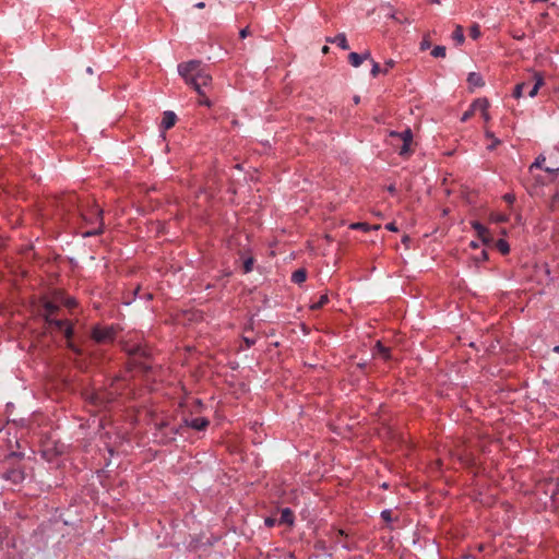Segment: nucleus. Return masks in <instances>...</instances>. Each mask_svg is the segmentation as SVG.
Instances as JSON below:
<instances>
[{"label":"nucleus","instance_id":"1","mask_svg":"<svg viewBox=\"0 0 559 559\" xmlns=\"http://www.w3.org/2000/svg\"><path fill=\"white\" fill-rule=\"evenodd\" d=\"M178 72L188 85H191L199 94V104L210 107L211 100L206 97L203 87L212 83V75L205 71V68L198 60L182 62L178 66Z\"/></svg>","mask_w":559,"mask_h":559},{"label":"nucleus","instance_id":"2","mask_svg":"<svg viewBox=\"0 0 559 559\" xmlns=\"http://www.w3.org/2000/svg\"><path fill=\"white\" fill-rule=\"evenodd\" d=\"M490 103L486 97L476 98L467 108L466 111L463 112L461 117L462 122L468 121L471 118L479 116L485 123H488L490 120L489 115Z\"/></svg>","mask_w":559,"mask_h":559},{"label":"nucleus","instance_id":"3","mask_svg":"<svg viewBox=\"0 0 559 559\" xmlns=\"http://www.w3.org/2000/svg\"><path fill=\"white\" fill-rule=\"evenodd\" d=\"M123 350L133 358L134 364H136L143 371L147 372L151 369V366L138 360V358L150 357L151 352L146 345L140 343H126Z\"/></svg>","mask_w":559,"mask_h":559},{"label":"nucleus","instance_id":"4","mask_svg":"<svg viewBox=\"0 0 559 559\" xmlns=\"http://www.w3.org/2000/svg\"><path fill=\"white\" fill-rule=\"evenodd\" d=\"M543 84V78L535 75V82L533 84H531L530 82H523L518 84L514 87L513 97L520 98L526 92L531 97H534L538 93V90Z\"/></svg>","mask_w":559,"mask_h":559},{"label":"nucleus","instance_id":"5","mask_svg":"<svg viewBox=\"0 0 559 559\" xmlns=\"http://www.w3.org/2000/svg\"><path fill=\"white\" fill-rule=\"evenodd\" d=\"M92 337L97 343H110L116 337V330L114 326H95L92 332Z\"/></svg>","mask_w":559,"mask_h":559},{"label":"nucleus","instance_id":"6","mask_svg":"<svg viewBox=\"0 0 559 559\" xmlns=\"http://www.w3.org/2000/svg\"><path fill=\"white\" fill-rule=\"evenodd\" d=\"M85 400L93 405H105L115 400V394L112 392H88L85 394Z\"/></svg>","mask_w":559,"mask_h":559},{"label":"nucleus","instance_id":"7","mask_svg":"<svg viewBox=\"0 0 559 559\" xmlns=\"http://www.w3.org/2000/svg\"><path fill=\"white\" fill-rule=\"evenodd\" d=\"M1 477L5 480L11 481L14 485H17L24 480L25 474L23 469L14 467L1 472Z\"/></svg>","mask_w":559,"mask_h":559},{"label":"nucleus","instance_id":"8","mask_svg":"<svg viewBox=\"0 0 559 559\" xmlns=\"http://www.w3.org/2000/svg\"><path fill=\"white\" fill-rule=\"evenodd\" d=\"M472 227L477 233L483 243H489L492 241V238L489 235V230L481 223L474 221L472 222Z\"/></svg>","mask_w":559,"mask_h":559},{"label":"nucleus","instance_id":"9","mask_svg":"<svg viewBox=\"0 0 559 559\" xmlns=\"http://www.w3.org/2000/svg\"><path fill=\"white\" fill-rule=\"evenodd\" d=\"M210 421L204 417H197L192 419H185V425L194 430L201 431L209 426Z\"/></svg>","mask_w":559,"mask_h":559},{"label":"nucleus","instance_id":"10","mask_svg":"<svg viewBox=\"0 0 559 559\" xmlns=\"http://www.w3.org/2000/svg\"><path fill=\"white\" fill-rule=\"evenodd\" d=\"M176 121H177V116L174 111H165L163 114V119H162L159 128L162 131H166V130L173 128L175 126Z\"/></svg>","mask_w":559,"mask_h":559},{"label":"nucleus","instance_id":"11","mask_svg":"<svg viewBox=\"0 0 559 559\" xmlns=\"http://www.w3.org/2000/svg\"><path fill=\"white\" fill-rule=\"evenodd\" d=\"M373 356H380L384 360L391 359V348L384 346L380 341H378L373 348Z\"/></svg>","mask_w":559,"mask_h":559},{"label":"nucleus","instance_id":"12","mask_svg":"<svg viewBox=\"0 0 559 559\" xmlns=\"http://www.w3.org/2000/svg\"><path fill=\"white\" fill-rule=\"evenodd\" d=\"M417 142H403V144L399 147L397 153L403 158H408L414 152Z\"/></svg>","mask_w":559,"mask_h":559},{"label":"nucleus","instance_id":"13","mask_svg":"<svg viewBox=\"0 0 559 559\" xmlns=\"http://www.w3.org/2000/svg\"><path fill=\"white\" fill-rule=\"evenodd\" d=\"M278 522L280 524H287L289 526L294 525L295 516L293 511L289 508L282 509Z\"/></svg>","mask_w":559,"mask_h":559},{"label":"nucleus","instance_id":"14","mask_svg":"<svg viewBox=\"0 0 559 559\" xmlns=\"http://www.w3.org/2000/svg\"><path fill=\"white\" fill-rule=\"evenodd\" d=\"M328 43L336 44L341 49L347 50L349 48L346 36L344 33L337 34L335 37H328Z\"/></svg>","mask_w":559,"mask_h":559},{"label":"nucleus","instance_id":"15","mask_svg":"<svg viewBox=\"0 0 559 559\" xmlns=\"http://www.w3.org/2000/svg\"><path fill=\"white\" fill-rule=\"evenodd\" d=\"M467 82L471 87H481L485 82L479 73L471 72L467 76Z\"/></svg>","mask_w":559,"mask_h":559},{"label":"nucleus","instance_id":"16","mask_svg":"<svg viewBox=\"0 0 559 559\" xmlns=\"http://www.w3.org/2000/svg\"><path fill=\"white\" fill-rule=\"evenodd\" d=\"M59 310V306L51 302V301H46L44 304V318L46 321H48L49 319H51V316L53 313H56L57 311Z\"/></svg>","mask_w":559,"mask_h":559},{"label":"nucleus","instance_id":"17","mask_svg":"<svg viewBox=\"0 0 559 559\" xmlns=\"http://www.w3.org/2000/svg\"><path fill=\"white\" fill-rule=\"evenodd\" d=\"M94 212H95V214L97 215V217L99 219V227L97 229L88 230V231L84 233L85 237L95 236V235H98V234H100L103 231V211H102V209L96 206L94 209Z\"/></svg>","mask_w":559,"mask_h":559},{"label":"nucleus","instance_id":"18","mask_svg":"<svg viewBox=\"0 0 559 559\" xmlns=\"http://www.w3.org/2000/svg\"><path fill=\"white\" fill-rule=\"evenodd\" d=\"M347 537V534L345 533L344 530H336L334 532V535L332 536V539L334 540V543L336 544H341V546L345 549H350L352 547L347 544V543H342L341 539L342 537Z\"/></svg>","mask_w":559,"mask_h":559},{"label":"nucleus","instance_id":"19","mask_svg":"<svg viewBox=\"0 0 559 559\" xmlns=\"http://www.w3.org/2000/svg\"><path fill=\"white\" fill-rule=\"evenodd\" d=\"M306 278H307V272L305 269H298L292 275V281L295 284H301L306 281Z\"/></svg>","mask_w":559,"mask_h":559},{"label":"nucleus","instance_id":"20","mask_svg":"<svg viewBox=\"0 0 559 559\" xmlns=\"http://www.w3.org/2000/svg\"><path fill=\"white\" fill-rule=\"evenodd\" d=\"M348 62L354 67L358 68L364 62V57L357 52H350L348 55Z\"/></svg>","mask_w":559,"mask_h":559},{"label":"nucleus","instance_id":"21","mask_svg":"<svg viewBox=\"0 0 559 559\" xmlns=\"http://www.w3.org/2000/svg\"><path fill=\"white\" fill-rule=\"evenodd\" d=\"M452 39L456 43V45H461L464 41V33L462 26L456 25L452 33Z\"/></svg>","mask_w":559,"mask_h":559},{"label":"nucleus","instance_id":"22","mask_svg":"<svg viewBox=\"0 0 559 559\" xmlns=\"http://www.w3.org/2000/svg\"><path fill=\"white\" fill-rule=\"evenodd\" d=\"M496 248L502 253L507 254L510 252V246L507 240L504 239H498L496 241Z\"/></svg>","mask_w":559,"mask_h":559},{"label":"nucleus","instance_id":"23","mask_svg":"<svg viewBox=\"0 0 559 559\" xmlns=\"http://www.w3.org/2000/svg\"><path fill=\"white\" fill-rule=\"evenodd\" d=\"M546 162V157L544 154H540L536 157L535 162L530 166V171H533L534 168H543L544 169V164Z\"/></svg>","mask_w":559,"mask_h":559},{"label":"nucleus","instance_id":"24","mask_svg":"<svg viewBox=\"0 0 559 559\" xmlns=\"http://www.w3.org/2000/svg\"><path fill=\"white\" fill-rule=\"evenodd\" d=\"M445 47L444 46H436L432 50H431V55L435 57V58H444L445 57Z\"/></svg>","mask_w":559,"mask_h":559},{"label":"nucleus","instance_id":"25","mask_svg":"<svg viewBox=\"0 0 559 559\" xmlns=\"http://www.w3.org/2000/svg\"><path fill=\"white\" fill-rule=\"evenodd\" d=\"M349 228L350 229H360V230H364V231H368L371 229V226L367 223H352L349 225Z\"/></svg>","mask_w":559,"mask_h":559},{"label":"nucleus","instance_id":"26","mask_svg":"<svg viewBox=\"0 0 559 559\" xmlns=\"http://www.w3.org/2000/svg\"><path fill=\"white\" fill-rule=\"evenodd\" d=\"M329 301L328 295H322L320 299L311 306L312 310H318L322 308Z\"/></svg>","mask_w":559,"mask_h":559},{"label":"nucleus","instance_id":"27","mask_svg":"<svg viewBox=\"0 0 559 559\" xmlns=\"http://www.w3.org/2000/svg\"><path fill=\"white\" fill-rule=\"evenodd\" d=\"M469 36L473 38V39H477L479 36H480V28L477 24H473L471 27H469Z\"/></svg>","mask_w":559,"mask_h":559},{"label":"nucleus","instance_id":"28","mask_svg":"<svg viewBox=\"0 0 559 559\" xmlns=\"http://www.w3.org/2000/svg\"><path fill=\"white\" fill-rule=\"evenodd\" d=\"M47 323L49 324H53L55 326H57L59 330L63 329L68 322L64 321V320H58V319H49L48 321H46Z\"/></svg>","mask_w":559,"mask_h":559},{"label":"nucleus","instance_id":"29","mask_svg":"<svg viewBox=\"0 0 559 559\" xmlns=\"http://www.w3.org/2000/svg\"><path fill=\"white\" fill-rule=\"evenodd\" d=\"M544 170L550 174L551 176H557V174L559 173V165L555 163L551 166L544 167Z\"/></svg>","mask_w":559,"mask_h":559},{"label":"nucleus","instance_id":"30","mask_svg":"<svg viewBox=\"0 0 559 559\" xmlns=\"http://www.w3.org/2000/svg\"><path fill=\"white\" fill-rule=\"evenodd\" d=\"M253 262H254L253 258H247L243 261V273H249L252 271Z\"/></svg>","mask_w":559,"mask_h":559},{"label":"nucleus","instance_id":"31","mask_svg":"<svg viewBox=\"0 0 559 559\" xmlns=\"http://www.w3.org/2000/svg\"><path fill=\"white\" fill-rule=\"evenodd\" d=\"M430 47H431V41L429 39V36L426 35V36H424V38L420 43V50L425 51V50L429 49Z\"/></svg>","mask_w":559,"mask_h":559},{"label":"nucleus","instance_id":"32","mask_svg":"<svg viewBox=\"0 0 559 559\" xmlns=\"http://www.w3.org/2000/svg\"><path fill=\"white\" fill-rule=\"evenodd\" d=\"M372 62V69L370 71V74L376 78L380 72H382L380 64L376 62L374 60H371Z\"/></svg>","mask_w":559,"mask_h":559},{"label":"nucleus","instance_id":"33","mask_svg":"<svg viewBox=\"0 0 559 559\" xmlns=\"http://www.w3.org/2000/svg\"><path fill=\"white\" fill-rule=\"evenodd\" d=\"M381 518H382V520H383V521H385L386 523L392 522V521H393V519H392V511H391V510H389V509L383 510V511L381 512Z\"/></svg>","mask_w":559,"mask_h":559},{"label":"nucleus","instance_id":"34","mask_svg":"<svg viewBox=\"0 0 559 559\" xmlns=\"http://www.w3.org/2000/svg\"><path fill=\"white\" fill-rule=\"evenodd\" d=\"M384 69L382 70L383 73H388L390 69H392L395 66V61L393 59H389L384 63Z\"/></svg>","mask_w":559,"mask_h":559},{"label":"nucleus","instance_id":"35","mask_svg":"<svg viewBox=\"0 0 559 559\" xmlns=\"http://www.w3.org/2000/svg\"><path fill=\"white\" fill-rule=\"evenodd\" d=\"M64 334L67 338H70L73 334V329L70 324L66 325Z\"/></svg>","mask_w":559,"mask_h":559},{"label":"nucleus","instance_id":"36","mask_svg":"<svg viewBox=\"0 0 559 559\" xmlns=\"http://www.w3.org/2000/svg\"><path fill=\"white\" fill-rule=\"evenodd\" d=\"M243 341L247 344L248 348L255 344V340L254 338L243 337Z\"/></svg>","mask_w":559,"mask_h":559},{"label":"nucleus","instance_id":"37","mask_svg":"<svg viewBox=\"0 0 559 559\" xmlns=\"http://www.w3.org/2000/svg\"><path fill=\"white\" fill-rule=\"evenodd\" d=\"M385 228L390 231H397V227L394 223H389L385 225Z\"/></svg>","mask_w":559,"mask_h":559},{"label":"nucleus","instance_id":"38","mask_svg":"<svg viewBox=\"0 0 559 559\" xmlns=\"http://www.w3.org/2000/svg\"><path fill=\"white\" fill-rule=\"evenodd\" d=\"M264 523H265V525H266L267 527H272V526H274V524H275V520H274V519H272V518H266V519H265V521H264Z\"/></svg>","mask_w":559,"mask_h":559},{"label":"nucleus","instance_id":"39","mask_svg":"<svg viewBox=\"0 0 559 559\" xmlns=\"http://www.w3.org/2000/svg\"><path fill=\"white\" fill-rule=\"evenodd\" d=\"M413 135H412V132L411 130H406L404 132V136L402 138V140H412Z\"/></svg>","mask_w":559,"mask_h":559},{"label":"nucleus","instance_id":"40","mask_svg":"<svg viewBox=\"0 0 559 559\" xmlns=\"http://www.w3.org/2000/svg\"><path fill=\"white\" fill-rule=\"evenodd\" d=\"M488 259L487 251L483 250L480 253V258L477 261H486Z\"/></svg>","mask_w":559,"mask_h":559},{"label":"nucleus","instance_id":"41","mask_svg":"<svg viewBox=\"0 0 559 559\" xmlns=\"http://www.w3.org/2000/svg\"><path fill=\"white\" fill-rule=\"evenodd\" d=\"M248 35H249V28L248 27H246V28L240 31V37L241 38H246Z\"/></svg>","mask_w":559,"mask_h":559},{"label":"nucleus","instance_id":"42","mask_svg":"<svg viewBox=\"0 0 559 559\" xmlns=\"http://www.w3.org/2000/svg\"><path fill=\"white\" fill-rule=\"evenodd\" d=\"M504 200L508 202V203H512L514 201V195L512 194H506L504 195Z\"/></svg>","mask_w":559,"mask_h":559},{"label":"nucleus","instance_id":"43","mask_svg":"<svg viewBox=\"0 0 559 559\" xmlns=\"http://www.w3.org/2000/svg\"><path fill=\"white\" fill-rule=\"evenodd\" d=\"M360 56H362V57H364V61H365V60H372V59H371V55H370V52H369V51H366V52L361 53Z\"/></svg>","mask_w":559,"mask_h":559},{"label":"nucleus","instance_id":"44","mask_svg":"<svg viewBox=\"0 0 559 559\" xmlns=\"http://www.w3.org/2000/svg\"><path fill=\"white\" fill-rule=\"evenodd\" d=\"M485 132H486V136H487L488 139L496 140V139H495V136H493V134L489 131V129H488V128H485Z\"/></svg>","mask_w":559,"mask_h":559},{"label":"nucleus","instance_id":"45","mask_svg":"<svg viewBox=\"0 0 559 559\" xmlns=\"http://www.w3.org/2000/svg\"><path fill=\"white\" fill-rule=\"evenodd\" d=\"M388 191H389L390 193H392V194H393V193H395V191H396L395 186H394V185H390V186L388 187Z\"/></svg>","mask_w":559,"mask_h":559},{"label":"nucleus","instance_id":"46","mask_svg":"<svg viewBox=\"0 0 559 559\" xmlns=\"http://www.w3.org/2000/svg\"><path fill=\"white\" fill-rule=\"evenodd\" d=\"M497 143H498V142H491V144H490V145H488V147H487V148H488L489 151H493V150L496 148Z\"/></svg>","mask_w":559,"mask_h":559},{"label":"nucleus","instance_id":"47","mask_svg":"<svg viewBox=\"0 0 559 559\" xmlns=\"http://www.w3.org/2000/svg\"><path fill=\"white\" fill-rule=\"evenodd\" d=\"M205 7L204 2H199L195 4V8L203 9Z\"/></svg>","mask_w":559,"mask_h":559},{"label":"nucleus","instance_id":"48","mask_svg":"<svg viewBox=\"0 0 559 559\" xmlns=\"http://www.w3.org/2000/svg\"><path fill=\"white\" fill-rule=\"evenodd\" d=\"M330 51V47L329 46H323L322 47V52L323 53H328Z\"/></svg>","mask_w":559,"mask_h":559},{"label":"nucleus","instance_id":"49","mask_svg":"<svg viewBox=\"0 0 559 559\" xmlns=\"http://www.w3.org/2000/svg\"><path fill=\"white\" fill-rule=\"evenodd\" d=\"M402 241H403L404 243L408 242V241H409V236L405 235V236L403 237Z\"/></svg>","mask_w":559,"mask_h":559},{"label":"nucleus","instance_id":"50","mask_svg":"<svg viewBox=\"0 0 559 559\" xmlns=\"http://www.w3.org/2000/svg\"><path fill=\"white\" fill-rule=\"evenodd\" d=\"M359 102H360V97L359 96H355L354 97V103L357 105V104H359Z\"/></svg>","mask_w":559,"mask_h":559},{"label":"nucleus","instance_id":"51","mask_svg":"<svg viewBox=\"0 0 559 559\" xmlns=\"http://www.w3.org/2000/svg\"><path fill=\"white\" fill-rule=\"evenodd\" d=\"M496 219H497L498 222H503L506 218H504V216H498Z\"/></svg>","mask_w":559,"mask_h":559},{"label":"nucleus","instance_id":"52","mask_svg":"<svg viewBox=\"0 0 559 559\" xmlns=\"http://www.w3.org/2000/svg\"><path fill=\"white\" fill-rule=\"evenodd\" d=\"M471 247H472V248H477V247H478V245H477L475 241H472V242H471Z\"/></svg>","mask_w":559,"mask_h":559},{"label":"nucleus","instance_id":"53","mask_svg":"<svg viewBox=\"0 0 559 559\" xmlns=\"http://www.w3.org/2000/svg\"><path fill=\"white\" fill-rule=\"evenodd\" d=\"M555 353L559 354V345L555 346L552 349Z\"/></svg>","mask_w":559,"mask_h":559},{"label":"nucleus","instance_id":"54","mask_svg":"<svg viewBox=\"0 0 559 559\" xmlns=\"http://www.w3.org/2000/svg\"><path fill=\"white\" fill-rule=\"evenodd\" d=\"M170 432H171V435H176L178 432V430L175 428H170Z\"/></svg>","mask_w":559,"mask_h":559},{"label":"nucleus","instance_id":"55","mask_svg":"<svg viewBox=\"0 0 559 559\" xmlns=\"http://www.w3.org/2000/svg\"><path fill=\"white\" fill-rule=\"evenodd\" d=\"M545 272H546V274L550 273L549 267L547 265H545Z\"/></svg>","mask_w":559,"mask_h":559},{"label":"nucleus","instance_id":"56","mask_svg":"<svg viewBox=\"0 0 559 559\" xmlns=\"http://www.w3.org/2000/svg\"><path fill=\"white\" fill-rule=\"evenodd\" d=\"M379 228H380V225L371 226V229H379Z\"/></svg>","mask_w":559,"mask_h":559},{"label":"nucleus","instance_id":"57","mask_svg":"<svg viewBox=\"0 0 559 559\" xmlns=\"http://www.w3.org/2000/svg\"><path fill=\"white\" fill-rule=\"evenodd\" d=\"M207 190H212V187L207 186V188L204 190V193H207Z\"/></svg>","mask_w":559,"mask_h":559},{"label":"nucleus","instance_id":"58","mask_svg":"<svg viewBox=\"0 0 559 559\" xmlns=\"http://www.w3.org/2000/svg\"><path fill=\"white\" fill-rule=\"evenodd\" d=\"M167 427L168 426L166 424H163L160 428L164 429V428H167Z\"/></svg>","mask_w":559,"mask_h":559},{"label":"nucleus","instance_id":"59","mask_svg":"<svg viewBox=\"0 0 559 559\" xmlns=\"http://www.w3.org/2000/svg\"><path fill=\"white\" fill-rule=\"evenodd\" d=\"M435 3H440V0H431Z\"/></svg>","mask_w":559,"mask_h":559}]
</instances>
